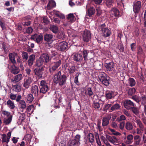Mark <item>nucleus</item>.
<instances>
[{
  "label": "nucleus",
  "instance_id": "nucleus-1",
  "mask_svg": "<svg viewBox=\"0 0 146 146\" xmlns=\"http://www.w3.org/2000/svg\"><path fill=\"white\" fill-rule=\"evenodd\" d=\"M67 77L65 74H62L61 72L59 71L54 75L53 82L55 84H58L59 86L62 87L66 83Z\"/></svg>",
  "mask_w": 146,
  "mask_h": 146
},
{
  "label": "nucleus",
  "instance_id": "nucleus-2",
  "mask_svg": "<svg viewBox=\"0 0 146 146\" xmlns=\"http://www.w3.org/2000/svg\"><path fill=\"white\" fill-rule=\"evenodd\" d=\"M100 81L102 83L106 86H108L110 84V77L107 76L104 72L100 73L98 76Z\"/></svg>",
  "mask_w": 146,
  "mask_h": 146
},
{
  "label": "nucleus",
  "instance_id": "nucleus-3",
  "mask_svg": "<svg viewBox=\"0 0 146 146\" xmlns=\"http://www.w3.org/2000/svg\"><path fill=\"white\" fill-rule=\"evenodd\" d=\"M39 87L40 88V93L45 94L49 89L47 83L44 80L41 81Z\"/></svg>",
  "mask_w": 146,
  "mask_h": 146
},
{
  "label": "nucleus",
  "instance_id": "nucleus-4",
  "mask_svg": "<svg viewBox=\"0 0 146 146\" xmlns=\"http://www.w3.org/2000/svg\"><path fill=\"white\" fill-rule=\"evenodd\" d=\"M83 40L85 42H88L91 37V33L89 30L85 29L82 35Z\"/></svg>",
  "mask_w": 146,
  "mask_h": 146
},
{
  "label": "nucleus",
  "instance_id": "nucleus-5",
  "mask_svg": "<svg viewBox=\"0 0 146 146\" xmlns=\"http://www.w3.org/2000/svg\"><path fill=\"white\" fill-rule=\"evenodd\" d=\"M61 63V61L60 60L53 63L52 66L49 68V70L50 74H52L53 72L56 70Z\"/></svg>",
  "mask_w": 146,
  "mask_h": 146
},
{
  "label": "nucleus",
  "instance_id": "nucleus-6",
  "mask_svg": "<svg viewBox=\"0 0 146 146\" xmlns=\"http://www.w3.org/2000/svg\"><path fill=\"white\" fill-rule=\"evenodd\" d=\"M57 49L60 51H64L68 48V43L66 41H62L58 44Z\"/></svg>",
  "mask_w": 146,
  "mask_h": 146
},
{
  "label": "nucleus",
  "instance_id": "nucleus-7",
  "mask_svg": "<svg viewBox=\"0 0 146 146\" xmlns=\"http://www.w3.org/2000/svg\"><path fill=\"white\" fill-rule=\"evenodd\" d=\"M72 56L73 60L75 61L80 63L84 62L83 58H82V55L81 54L75 53H74Z\"/></svg>",
  "mask_w": 146,
  "mask_h": 146
},
{
  "label": "nucleus",
  "instance_id": "nucleus-8",
  "mask_svg": "<svg viewBox=\"0 0 146 146\" xmlns=\"http://www.w3.org/2000/svg\"><path fill=\"white\" fill-rule=\"evenodd\" d=\"M31 38V39L34 40L37 43H40L43 40V36L41 34L38 35L37 34H35L32 36Z\"/></svg>",
  "mask_w": 146,
  "mask_h": 146
},
{
  "label": "nucleus",
  "instance_id": "nucleus-9",
  "mask_svg": "<svg viewBox=\"0 0 146 146\" xmlns=\"http://www.w3.org/2000/svg\"><path fill=\"white\" fill-rule=\"evenodd\" d=\"M44 68L43 66L41 67H33V70L36 75L38 76L41 77L42 76L43 71L44 70Z\"/></svg>",
  "mask_w": 146,
  "mask_h": 146
},
{
  "label": "nucleus",
  "instance_id": "nucleus-10",
  "mask_svg": "<svg viewBox=\"0 0 146 146\" xmlns=\"http://www.w3.org/2000/svg\"><path fill=\"white\" fill-rule=\"evenodd\" d=\"M125 108L128 110L131 109L135 104L130 100H125L123 103Z\"/></svg>",
  "mask_w": 146,
  "mask_h": 146
},
{
  "label": "nucleus",
  "instance_id": "nucleus-11",
  "mask_svg": "<svg viewBox=\"0 0 146 146\" xmlns=\"http://www.w3.org/2000/svg\"><path fill=\"white\" fill-rule=\"evenodd\" d=\"M141 3L140 1H137L133 3V11L134 13H139L141 7Z\"/></svg>",
  "mask_w": 146,
  "mask_h": 146
},
{
  "label": "nucleus",
  "instance_id": "nucleus-12",
  "mask_svg": "<svg viewBox=\"0 0 146 146\" xmlns=\"http://www.w3.org/2000/svg\"><path fill=\"white\" fill-rule=\"evenodd\" d=\"M11 132L9 131L7 134V136L5 134H3L2 135L1 141L3 143L6 142L7 144L9 141V140L11 138Z\"/></svg>",
  "mask_w": 146,
  "mask_h": 146
},
{
  "label": "nucleus",
  "instance_id": "nucleus-13",
  "mask_svg": "<svg viewBox=\"0 0 146 146\" xmlns=\"http://www.w3.org/2000/svg\"><path fill=\"white\" fill-rule=\"evenodd\" d=\"M80 52L82 55L84 62H87L88 59V54L90 53V50L84 48L82 50L80 51Z\"/></svg>",
  "mask_w": 146,
  "mask_h": 146
},
{
  "label": "nucleus",
  "instance_id": "nucleus-14",
  "mask_svg": "<svg viewBox=\"0 0 146 146\" xmlns=\"http://www.w3.org/2000/svg\"><path fill=\"white\" fill-rule=\"evenodd\" d=\"M53 38V35L50 34L46 33L44 36V41L49 43H51L52 42Z\"/></svg>",
  "mask_w": 146,
  "mask_h": 146
},
{
  "label": "nucleus",
  "instance_id": "nucleus-15",
  "mask_svg": "<svg viewBox=\"0 0 146 146\" xmlns=\"http://www.w3.org/2000/svg\"><path fill=\"white\" fill-rule=\"evenodd\" d=\"M110 14L112 17L114 16L119 17L120 16V12L116 8H113L110 11Z\"/></svg>",
  "mask_w": 146,
  "mask_h": 146
},
{
  "label": "nucleus",
  "instance_id": "nucleus-16",
  "mask_svg": "<svg viewBox=\"0 0 146 146\" xmlns=\"http://www.w3.org/2000/svg\"><path fill=\"white\" fill-rule=\"evenodd\" d=\"M111 118V115H109L102 119V125L103 127L107 126L109 123V120Z\"/></svg>",
  "mask_w": 146,
  "mask_h": 146
},
{
  "label": "nucleus",
  "instance_id": "nucleus-17",
  "mask_svg": "<svg viewBox=\"0 0 146 146\" xmlns=\"http://www.w3.org/2000/svg\"><path fill=\"white\" fill-rule=\"evenodd\" d=\"M106 138L111 143L114 144L115 143H117L118 140L117 138L115 136H111L109 135H106Z\"/></svg>",
  "mask_w": 146,
  "mask_h": 146
},
{
  "label": "nucleus",
  "instance_id": "nucleus-18",
  "mask_svg": "<svg viewBox=\"0 0 146 146\" xmlns=\"http://www.w3.org/2000/svg\"><path fill=\"white\" fill-rule=\"evenodd\" d=\"M105 66L106 70L107 71H111L113 70L115 64L113 62H111L105 64Z\"/></svg>",
  "mask_w": 146,
  "mask_h": 146
},
{
  "label": "nucleus",
  "instance_id": "nucleus-19",
  "mask_svg": "<svg viewBox=\"0 0 146 146\" xmlns=\"http://www.w3.org/2000/svg\"><path fill=\"white\" fill-rule=\"evenodd\" d=\"M23 76L21 74H19L15 76L14 78L11 80V81L13 83H16L22 80Z\"/></svg>",
  "mask_w": 146,
  "mask_h": 146
},
{
  "label": "nucleus",
  "instance_id": "nucleus-20",
  "mask_svg": "<svg viewBox=\"0 0 146 146\" xmlns=\"http://www.w3.org/2000/svg\"><path fill=\"white\" fill-rule=\"evenodd\" d=\"M43 62L47 63L50 60L48 54L47 53H44L42 54L40 57Z\"/></svg>",
  "mask_w": 146,
  "mask_h": 146
},
{
  "label": "nucleus",
  "instance_id": "nucleus-21",
  "mask_svg": "<svg viewBox=\"0 0 146 146\" xmlns=\"http://www.w3.org/2000/svg\"><path fill=\"white\" fill-rule=\"evenodd\" d=\"M35 59V56L34 54H32L29 56L27 61V63L28 65L30 67L33 64L34 61Z\"/></svg>",
  "mask_w": 146,
  "mask_h": 146
},
{
  "label": "nucleus",
  "instance_id": "nucleus-22",
  "mask_svg": "<svg viewBox=\"0 0 146 146\" xmlns=\"http://www.w3.org/2000/svg\"><path fill=\"white\" fill-rule=\"evenodd\" d=\"M133 139L134 145H139L141 142V137L139 135H136L134 136Z\"/></svg>",
  "mask_w": 146,
  "mask_h": 146
},
{
  "label": "nucleus",
  "instance_id": "nucleus-23",
  "mask_svg": "<svg viewBox=\"0 0 146 146\" xmlns=\"http://www.w3.org/2000/svg\"><path fill=\"white\" fill-rule=\"evenodd\" d=\"M95 13V9L93 7L89 8L86 11V14L88 16L92 17Z\"/></svg>",
  "mask_w": 146,
  "mask_h": 146
},
{
  "label": "nucleus",
  "instance_id": "nucleus-24",
  "mask_svg": "<svg viewBox=\"0 0 146 146\" xmlns=\"http://www.w3.org/2000/svg\"><path fill=\"white\" fill-rule=\"evenodd\" d=\"M39 90L38 86L36 85L33 86L31 88V92L34 94L35 96H37L38 95Z\"/></svg>",
  "mask_w": 146,
  "mask_h": 146
},
{
  "label": "nucleus",
  "instance_id": "nucleus-25",
  "mask_svg": "<svg viewBox=\"0 0 146 146\" xmlns=\"http://www.w3.org/2000/svg\"><path fill=\"white\" fill-rule=\"evenodd\" d=\"M33 81V79L31 78H28L27 79L24 81L23 86L26 88H28Z\"/></svg>",
  "mask_w": 146,
  "mask_h": 146
},
{
  "label": "nucleus",
  "instance_id": "nucleus-26",
  "mask_svg": "<svg viewBox=\"0 0 146 146\" xmlns=\"http://www.w3.org/2000/svg\"><path fill=\"white\" fill-rule=\"evenodd\" d=\"M19 103V108L22 109L21 112H23L24 110L27 107L26 102L24 100H22L20 101Z\"/></svg>",
  "mask_w": 146,
  "mask_h": 146
},
{
  "label": "nucleus",
  "instance_id": "nucleus-27",
  "mask_svg": "<svg viewBox=\"0 0 146 146\" xmlns=\"http://www.w3.org/2000/svg\"><path fill=\"white\" fill-rule=\"evenodd\" d=\"M19 68L16 67L15 65L12 66L11 67V72L14 74H17L19 73Z\"/></svg>",
  "mask_w": 146,
  "mask_h": 146
},
{
  "label": "nucleus",
  "instance_id": "nucleus-28",
  "mask_svg": "<svg viewBox=\"0 0 146 146\" xmlns=\"http://www.w3.org/2000/svg\"><path fill=\"white\" fill-rule=\"evenodd\" d=\"M6 104L8 107L11 110L15 108V106L14 102L9 99L7 101Z\"/></svg>",
  "mask_w": 146,
  "mask_h": 146
},
{
  "label": "nucleus",
  "instance_id": "nucleus-29",
  "mask_svg": "<svg viewBox=\"0 0 146 146\" xmlns=\"http://www.w3.org/2000/svg\"><path fill=\"white\" fill-rule=\"evenodd\" d=\"M2 48L4 53L5 54H7L9 50V45L7 43L5 42H3L2 44Z\"/></svg>",
  "mask_w": 146,
  "mask_h": 146
},
{
  "label": "nucleus",
  "instance_id": "nucleus-30",
  "mask_svg": "<svg viewBox=\"0 0 146 146\" xmlns=\"http://www.w3.org/2000/svg\"><path fill=\"white\" fill-rule=\"evenodd\" d=\"M102 33L104 37H106L110 35L111 32L107 28L102 32Z\"/></svg>",
  "mask_w": 146,
  "mask_h": 146
},
{
  "label": "nucleus",
  "instance_id": "nucleus-31",
  "mask_svg": "<svg viewBox=\"0 0 146 146\" xmlns=\"http://www.w3.org/2000/svg\"><path fill=\"white\" fill-rule=\"evenodd\" d=\"M13 116H11L7 118L5 117L3 119V123L5 125H9L11 122Z\"/></svg>",
  "mask_w": 146,
  "mask_h": 146
},
{
  "label": "nucleus",
  "instance_id": "nucleus-32",
  "mask_svg": "<svg viewBox=\"0 0 146 146\" xmlns=\"http://www.w3.org/2000/svg\"><path fill=\"white\" fill-rule=\"evenodd\" d=\"M125 128L127 131H131L133 129V127L132 123L129 121H128L125 123Z\"/></svg>",
  "mask_w": 146,
  "mask_h": 146
},
{
  "label": "nucleus",
  "instance_id": "nucleus-33",
  "mask_svg": "<svg viewBox=\"0 0 146 146\" xmlns=\"http://www.w3.org/2000/svg\"><path fill=\"white\" fill-rule=\"evenodd\" d=\"M74 16L72 13H70L68 15L67 20L70 23H72L74 20Z\"/></svg>",
  "mask_w": 146,
  "mask_h": 146
},
{
  "label": "nucleus",
  "instance_id": "nucleus-34",
  "mask_svg": "<svg viewBox=\"0 0 146 146\" xmlns=\"http://www.w3.org/2000/svg\"><path fill=\"white\" fill-rule=\"evenodd\" d=\"M53 13L58 17L62 19H63L65 18L64 15L61 14L58 11L54 10L53 11Z\"/></svg>",
  "mask_w": 146,
  "mask_h": 146
},
{
  "label": "nucleus",
  "instance_id": "nucleus-35",
  "mask_svg": "<svg viewBox=\"0 0 146 146\" xmlns=\"http://www.w3.org/2000/svg\"><path fill=\"white\" fill-rule=\"evenodd\" d=\"M133 137L132 135H128L127 137V140L125 141V143L128 144H130L132 143L133 141Z\"/></svg>",
  "mask_w": 146,
  "mask_h": 146
},
{
  "label": "nucleus",
  "instance_id": "nucleus-36",
  "mask_svg": "<svg viewBox=\"0 0 146 146\" xmlns=\"http://www.w3.org/2000/svg\"><path fill=\"white\" fill-rule=\"evenodd\" d=\"M22 59L23 62L26 61L29 58L28 53L25 51L22 52Z\"/></svg>",
  "mask_w": 146,
  "mask_h": 146
},
{
  "label": "nucleus",
  "instance_id": "nucleus-37",
  "mask_svg": "<svg viewBox=\"0 0 146 146\" xmlns=\"http://www.w3.org/2000/svg\"><path fill=\"white\" fill-rule=\"evenodd\" d=\"M49 29L51 31L55 34H56L58 32V28L55 25H51Z\"/></svg>",
  "mask_w": 146,
  "mask_h": 146
},
{
  "label": "nucleus",
  "instance_id": "nucleus-38",
  "mask_svg": "<svg viewBox=\"0 0 146 146\" xmlns=\"http://www.w3.org/2000/svg\"><path fill=\"white\" fill-rule=\"evenodd\" d=\"M113 95V93L111 91L107 92L105 94V97L107 99H111Z\"/></svg>",
  "mask_w": 146,
  "mask_h": 146
},
{
  "label": "nucleus",
  "instance_id": "nucleus-39",
  "mask_svg": "<svg viewBox=\"0 0 146 146\" xmlns=\"http://www.w3.org/2000/svg\"><path fill=\"white\" fill-rule=\"evenodd\" d=\"M56 4L55 1L51 0L49 1L47 5L48 8L55 7H56Z\"/></svg>",
  "mask_w": 146,
  "mask_h": 146
},
{
  "label": "nucleus",
  "instance_id": "nucleus-40",
  "mask_svg": "<svg viewBox=\"0 0 146 146\" xmlns=\"http://www.w3.org/2000/svg\"><path fill=\"white\" fill-rule=\"evenodd\" d=\"M9 58L11 62L13 64L16 63V61L15 60V56L12 53H10L9 55Z\"/></svg>",
  "mask_w": 146,
  "mask_h": 146
},
{
  "label": "nucleus",
  "instance_id": "nucleus-41",
  "mask_svg": "<svg viewBox=\"0 0 146 146\" xmlns=\"http://www.w3.org/2000/svg\"><path fill=\"white\" fill-rule=\"evenodd\" d=\"M34 98L32 94H29L27 97V102L29 103H31L34 100Z\"/></svg>",
  "mask_w": 146,
  "mask_h": 146
},
{
  "label": "nucleus",
  "instance_id": "nucleus-42",
  "mask_svg": "<svg viewBox=\"0 0 146 146\" xmlns=\"http://www.w3.org/2000/svg\"><path fill=\"white\" fill-rule=\"evenodd\" d=\"M68 144L69 146L78 145H79L74 139L69 141Z\"/></svg>",
  "mask_w": 146,
  "mask_h": 146
},
{
  "label": "nucleus",
  "instance_id": "nucleus-43",
  "mask_svg": "<svg viewBox=\"0 0 146 146\" xmlns=\"http://www.w3.org/2000/svg\"><path fill=\"white\" fill-rule=\"evenodd\" d=\"M68 72L70 74H73L74 73L76 70V68L74 66H69L68 68Z\"/></svg>",
  "mask_w": 146,
  "mask_h": 146
},
{
  "label": "nucleus",
  "instance_id": "nucleus-44",
  "mask_svg": "<svg viewBox=\"0 0 146 146\" xmlns=\"http://www.w3.org/2000/svg\"><path fill=\"white\" fill-rule=\"evenodd\" d=\"M136 123L140 128V130L143 131L144 130V126L141 121L140 120H137Z\"/></svg>",
  "mask_w": 146,
  "mask_h": 146
},
{
  "label": "nucleus",
  "instance_id": "nucleus-45",
  "mask_svg": "<svg viewBox=\"0 0 146 146\" xmlns=\"http://www.w3.org/2000/svg\"><path fill=\"white\" fill-rule=\"evenodd\" d=\"M43 62L41 59L40 58L39 60H36V64L33 67L36 66L37 67H41V66L42 65Z\"/></svg>",
  "mask_w": 146,
  "mask_h": 146
},
{
  "label": "nucleus",
  "instance_id": "nucleus-46",
  "mask_svg": "<svg viewBox=\"0 0 146 146\" xmlns=\"http://www.w3.org/2000/svg\"><path fill=\"white\" fill-rule=\"evenodd\" d=\"M89 141L93 143L94 141V135L91 133H89L88 134Z\"/></svg>",
  "mask_w": 146,
  "mask_h": 146
},
{
  "label": "nucleus",
  "instance_id": "nucleus-47",
  "mask_svg": "<svg viewBox=\"0 0 146 146\" xmlns=\"http://www.w3.org/2000/svg\"><path fill=\"white\" fill-rule=\"evenodd\" d=\"M21 86L18 84H16L13 86V90L16 92H19L21 91Z\"/></svg>",
  "mask_w": 146,
  "mask_h": 146
},
{
  "label": "nucleus",
  "instance_id": "nucleus-48",
  "mask_svg": "<svg viewBox=\"0 0 146 146\" xmlns=\"http://www.w3.org/2000/svg\"><path fill=\"white\" fill-rule=\"evenodd\" d=\"M136 90L134 88H130L128 91V94L130 96L133 95L135 92Z\"/></svg>",
  "mask_w": 146,
  "mask_h": 146
},
{
  "label": "nucleus",
  "instance_id": "nucleus-49",
  "mask_svg": "<svg viewBox=\"0 0 146 146\" xmlns=\"http://www.w3.org/2000/svg\"><path fill=\"white\" fill-rule=\"evenodd\" d=\"M129 86L132 87L134 86L135 84V80L132 78H130L129 79Z\"/></svg>",
  "mask_w": 146,
  "mask_h": 146
},
{
  "label": "nucleus",
  "instance_id": "nucleus-50",
  "mask_svg": "<svg viewBox=\"0 0 146 146\" xmlns=\"http://www.w3.org/2000/svg\"><path fill=\"white\" fill-rule=\"evenodd\" d=\"M95 135L96 137V139L97 144L99 146L101 145V143L99 139V135L97 133H95Z\"/></svg>",
  "mask_w": 146,
  "mask_h": 146
},
{
  "label": "nucleus",
  "instance_id": "nucleus-51",
  "mask_svg": "<svg viewBox=\"0 0 146 146\" xmlns=\"http://www.w3.org/2000/svg\"><path fill=\"white\" fill-rule=\"evenodd\" d=\"M65 34L64 32H59L58 34L57 37L59 39L63 40L65 38Z\"/></svg>",
  "mask_w": 146,
  "mask_h": 146
},
{
  "label": "nucleus",
  "instance_id": "nucleus-52",
  "mask_svg": "<svg viewBox=\"0 0 146 146\" xmlns=\"http://www.w3.org/2000/svg\"><path fill=\"white\" fill-rule=\"evenodd\" d=\"M132 99L139 104H141V98L137 96H134L132 97Z\"/></svg>",
  "mask_w": 146,
  "mask_h": 146
},
{
  "label": "nucleus",
  "instance_id": "nucleus-53",
  "mask_svg": "<svg viewBox=\"0 0 146 146\" xmlns=\"http://www.w3.org/2000/svg\"><path fill=\"white\" fill-rule=\"evenodd\" d=\"M131 109H132V111L134 114L136 115H138L139 113V111L137 108L133 106V107H132Z\"/></svg>",
  "mask_w": 146,
  "mask_h": 146
},
{
  "label": "nucleus",
  "instance_id": "nucleus-54",
  "mask_svg": "<svg viewBox=\"0 0 146 146\" xmlns=\"http://www.w3.org/2000/svg\"><path fill=\"white\" fill-rule=\"evenodd\" d=\"M120 107V106L118 104H115L111 108V110L113 111L119 109Z\"/></svg>",
  "mask_w": 146,
  "mask_h": 146
},
{
  "label": "nucleus",
  "instance_id": "nucleus-55",
  "mask_svg": "<svg viewBox=\"0 0 146 146\" xmlns=\"http://www.w3.org/2000/svg\"><path fill=\"white\" fill-rule=\"evenodd\" d=\"M141 104L145 105L146 104V97L143 96L141 97Z\"/></svg>",
  "mask_w": 146,
  "mask_h": 146
},
{
  "label": "nucleus",
  "instance_id": "nucleus-56",
  "mask_svg": "<svg viewBox=\"0 0 146 146\" xmlns=\"http://www.w3.org/2000/svg\"><path fill=\"white\" fill-rule=\"evenodd\" d=\"M106 28H107L106 27V24L104 23L100 25H99L98 29L99 30H100V31L102 32L104 30V29Z\"/></svg>",
  "mask_w": 146,
  "mask_h": 146
},
{
  "label": "nucleus",
  "instance_id": "nucleus-57",
  "mask_svg": "<svg viewBox=\"0 0 146 146\" xmlns=\"http://www.w3.org/2000/svg\"><path fill=\"white\" fill-rule=\"evenodd\" d=\"M2 113L3 115L6 116L7 117L11 116H12L11 115L10 112L5 110L2 111Z\"/></svg>",
  "mask_w": 146,
  "mask_h": 146
},
{
  "label": "nucleus",
  "instance_id": "nucleus-58",
  "mask_svg": "<svg viewBox=\"0 0 146 146\" xmlns=\"http://www.w3.org/2000/svg\"><path fill=\"white\" fill-rule=\"evenodd\" d=\"M87 94L90 97L93 94V92L91 88L89 87L87 90Z\"/></svg>",
  "mask_w": 146,
  "mask_h": 146
},
{
  "label": "nucleus",
  "instance_id": "nucleus-59",
  "mask_svg": "<svg viewBox=\"0 0 146 146\" xmlns=\"http://www.w3.org/2000/svg\"><path fill=\"white\" fill-rule=\"evenodd\" d=\"M113 0H105L106 3V5L108 7H110L112 5L113 2Z\"/></svg>",
  "mask_w": 146,
  "mask_h": 146
},
{
  "label": "nucleus",
  "instance_id": "nucleus-60",
  "mask_svg": "<svg viewBox=\"0 0 146 146\" xmlns=\"http://www.w3.org/2000/svg\"><path fill=\"white\" fill-rule=\"evenodd\" d=\"M103 66L102 62H100L97 63L96 65V68L97 70H99L101 69Z\"/></svg>",
  "mask_w": 146,
  "mask_h": 146
},
{
  "label": "nucleus",
  "instance_id": "nucleus-61",
  "mask_svg": "<svg viewBox=\"0 0 146 146\" xmlns=\"http://www.w3.org/2000/svg\"><path fill=\"white\" fill-rule=\"evenodd\" d=\"M76 76L74 78V83L77 85H79V82L78 80V78L79 76V74L78 73L76 74Z\"/></svg>",
  "mask_w": 146,
  "mask_h": 146
},
{
  "label": "nucleus",
  "instance_id": "nucleus-62",
  "mask_svg": "<svg viewBox=\"0 0 146 146\" xmlns=\"http://www.w3.org/2000/svg\"><path fill=\"white\" fill-rule=\"evenodd\" d=\"M80 138L81 136L80 135H79L78 134L76 135L74 138V139L77 142V143L79 144H80Z\"/></svg>",
  "mask_w": 146,
  "mask_h": 146
},
{
  "label": "nucleus",
  "instance_id": "nucleus-63",
  "mask_svg": "<svg viewBox=\"0 0 146 146\" xmlns=\"http://www.w3.org/2000/svg\"><path fill=\"white\" fill-rule=\"evenodd\" d=\"M25 116V113H23L21 114L19 117V119L20 120L21 122H23L24 121Z\"/></svg>",
  "mask_w": 146,
  "mask_h": 146
},
{
  "label": "nucleus",
  "instance_id": "nucleus-64",
  "mask_svg": "<svg viewBox=\"0 0 146 146\" xmlns=\"http://www.w3.org/2000/svg\"><path fill=\"white\" fill-rule=\"evenodd\" d=\"M34 106L33 105H30L29 106L27 107V108H26V110L25 111V112H29L30 111L31 109L33 108Z\"/></svg>",
  "mask_w": 146,
  "mask_h": 146
}]
</instances>
